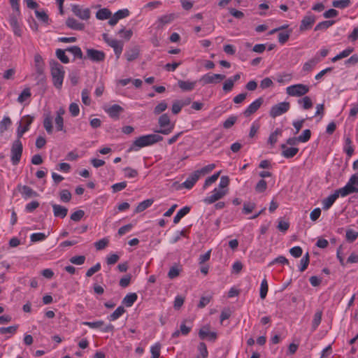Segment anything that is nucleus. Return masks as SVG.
Returning a JSON list of instances; mask_svg holds the SVG:
<instances>
[{
	"label": "nucleus",
	"mask_w": 358,
	"mask_h": 358,
	"mask_svg": "<svg viewBox=\"0 0 358 358\" xmlns=\"http://www.w3.org/2000/svg\"><path fill=\"white\" fill-rule=\"evenodd\" d=\"M162 139V136L155 134L141 136L134 140L129 148V151H138L141 148L153 145Z\"/></svg>",
	"instance_id": "obj_1"
},
{
	"label": "nucleus",
	"mask_w": 358,
	"mask_h": 358,
	"mask_svg": "<svg viewBox=\"0 0 358 358\" xmlns=\"http://www.w3.org/2000/svg\"><path fill=\"white\" fill-rule=\"evenodd\" d=\"M50 71L54 86L59 90L61 89L65 76L64 66L57 62H52L50 63Z\"/></svg>",
	"instance_id": "obj_2"
},
{
	"label": "nucleus",
	"mask_w": 358,
	"mask_h": 358,
	"mask_svg": "<svg viewBox=\"0 0 358 358\" xmlns=\"http://www.w3.org/2000/svg\"><path fill=\"white\" fill-rule=\"evenodd\" d=\"M339 192L341 197L358 192V173L351 176L345 185L339 188Z\"/></svg>",
	"instance_id": "obj_3"
},
{
	"label": "nucleus",
	"mask_w": 358,
	"mask_h": 358,
	"mask_svg": "<svg viewBox=\"0 0 358 358\" xmlns=\"http://www.w3.org/2000/svg\"><path fill=\"white\" fill-rule=\"evenodd\" d=\"M158 124L159 129L156 132L168 135L172 132L175 127V122H171L169 116L166 113L162 114L158 119Z\"/></svg>",
	"instance_id": "obj_4"
},
{
	"label": "nucleus",
	"mask_w": 358,
	"mask_h": 358,
	"mask_svg": "<svg viewBox=\"0 0 358 358\" xmlns=\"http://www.w3.org/2000/svg\"><path fill=\"white\" fill-rule=\"evenodd\" d=\"M309 90L308 85L299 83L287 87L286 93L290 96L299 97L306 95Z\"/></svg>",
	"instance_id": "obj_5"
},
{
	"label": "nucleus",
	"mask_w": 358,
	"mask_h": 358,
	"mask_svg": "<svg viewBox=\"0 0 358 358\" xmlns=\"http://www.w3.org/2000/svg\"><path fill=\"white\" fill-rule=\"evenodd\" d=\"M290 108V103L287 101H282L272 106L269 110V115L275 118L286 113Z\"/></svg>",
	"instance_id": "obj_6"
},
{
	"label": "nucleus",
	"mask_w": 358,
	"mask_h": 358,
	"mask_svg": "<svg viewBox=\"0 0 358 358\" xmlns=\"http://www.w3.org/2000/svg\"><path fill=\"white\" fill-rule=\"evenodd\" d=\"M22 144L20 139L15 140L12 145L11 147V155H10V160L13 165H17L20 159L22 154Z\"/></svg>",
	"instance_id": "obj_7"
},
{
	"label": "nucleus",
	"mask_w": 358,
	"mask_h": 358,
	"mask_svg": "<svg viewBox=\"0 0 358 358\" xmlns=\"http://www.w3.org/2000/svg\"><path fill=\"white\" fill-rule=\"evenodd\" d=\"M103 39L113 49L116 58L119 59L123 50V43L115 38L108 37L106 34H103Z\"/></svg>",
	"instance_id": "obj_8"
},
{
	"label": "nucleus",
	"mask_w": 358,
	"mask_h": 358,
	"mask_svg": "<svg viewBox=\"0 0 358 358\" xmlns=\"http://www.w3.org/2000/svg\"><path fill=\"white\" fill-rule=\"evenodd\" d=\"M227 191L220 189L217 187L214 188L209 196H206L203 201L207 205L214 203L218 200L223 198L227 194Z\"/></svg>",
	"instance_id": "obj_9"
},
{
	"label": "nucleus",
	"mask_w": 358,
	"mask_h": 358,
	"mask_svg": "<svg viewBox=\"0 0 358 358\" xmlns=\"http://www.w3.org/2000/svg\"><path fill=\"white\" fill-rule=\"evenodd\" d=\"M72 12L75 15L83 20H87L90 17V10L79 5H72Z\"/></svg>",
	"instance_id": "obj_10"
},
{
	"label": "nucleus",
	"mask_w": 358,
	"mask_h": 358,
	"mask_svg": "<svg viewBox=\"0 0 358 358\" xmlns=\"http://www.w3.org/2000/svg\"><path fill=\"white\" fill-rule=\"evenodd\" d=\"M225 78V76L219 73H206L201 76V80L206 84H217Z\"/></svg>",
	"instance_id": "obj_11"
},
{
	"label": "nucleus",
	"mask_w": 358,
	"mask_h": 358,
	"mask_svg": "<svg viewBox=\"0 0 358 358\" xmlns=\"http://www.w3.org/2000/svg\"><path fill=\"white\" fill-rule=\"evenodd\" d=\"M263 99L262 97L256 99L252 101L243 111V115L245 117H249L252 114L255 113L261 107L263 103Z\"/></svg>",
	"instance_id": "obj_12"
},
{
	"label": "nucleus",
	"mask_w": 358,
	"mask_h": 358,
	"mask_svg": "<svg viewBox=\"0 0 358 358\" xmlns=\"http://www.w3.org/2000/svg\"><path fill=\"white\" fill-rule=\"evenodd\" d=\"M339 196H341V193L338 189L322 201V208L324 210L329 209Z\"/></svg>",
	"instance_id": "obj_13"
},
{
	"label": "nucleus",
	"mask_w": 358,
	"mask_h": 358,
	"mask_svg": "<svg viewBox=\"0 0 358 358\" xmlns=\"http://www.w3.org/2000/svg\"><path fill=\"white\" fill-rule=\"evenodd\" d=\"M87 57L92 61L99 62L105 58L103 52L92 48L87 49Z\"/></svg>",
	"instance_id": "obj_14"
},
{
	"label": "nucleus",
	"mask_w": 358,
	"mask_h": 358,
	"mask_svg": "<svg viewBox=\"0 0 358 358\" xmlns=\"http://www.w3.org/2000/svg\"><path fill=\"white\" fill-rule=\"evenodd\" d=\"M8 22L12 28L14 35L19 37L21 36L22 35V29L16 16L10 15L8 18Z\"/></svg>",
	"instance_id": "obj_15"
},
{
	"label": "nucleus",
	"mask_w": 358,
	"mask_h": 358,
	"mask_svg": "<svg viewBox=\"0 0 358 358\" xmlns=\"http://www.w3.org/2000/svg\"><path fill=\"white\" fill-rule=\"evenodd\" d=\"M315 21V16L311 13H307L301 22L300 29L303 31L310 29Z\"/></svg>",
	"instance_id": "obj_16"
},
{
	"label": "nucleus",
	"mask_w": 358,
	"mask_h": 358,
	"mask_svg": "<svg viewBox=\"0 0 358 358\" xmlns=\"http://www.w3.org/2000/svg\"><path fill=\"white\" fill-rule=\"evenodd\" d=\"M22 120L25 122V124L23 126L20 124V125L18 127L17 129V139H20L23 136V134L29 129V126L33 122V117L29 116L24 117Z\"/></svg>",
	"instance_id": "obj_17"
},
{
	"label": "nucleus",
	"mask_w": 358,
	"mask_h": 358,
	"mask_svg": "<svg viewBox=\"0 0 358 358\" xmlns=\"http://www.w3.org/2000/svg\"><path fill=\"white\" fill-rule=\"evenodd\" d=\"M105 112L112 118H118L120 114L123 111V108L117 105L113 104L104 108Z\"/></svg>",
	"instance_id": "obj_18"
},
{
	"label": "nucleus",
	"mask_w": 358,
	"mask_h": 358,
	"mask_svg": "<svg viewBox=\"0 0 358 358\" xmlns=\"http://www.w3.org/2000/svg\"><path fill=\"white\" fill-rule=\"evenodd\" d=\"M199 336L201 339L208 338L209 340H215L217 337L215 332L210 331V327L208 325L203 326L199 330Z\"/></svg>",
	"instance_id": "obj_19"
},
{
	"label": "nucleus",
	"mask_w": 358,
	"mask_h": 358,
	"mask_svg": "<svg viewBox=\"0 0 358 358\" xmlns=\"http://www.w3.org/2000/svg\"><path fill=\"white\" fill-rule=\"evenodd\" d=\"M196 85V81H190V80H180L178 82V87L181 89V90L184 92H189L194 89Z\"/></svg>",
	"instance_id": "obj_20"
},
{
	"label": "nucleus",
	"mask_w": 358,
	"mask_h": 358,
	"mask_svg": "<svg viewBox=\"0 0 358 358\" xmlns=\"http://www.w3.org/2000/svg\"><path fill=\"white\" fill-rule=\"evenodd\" d=\"M43 124L44 129L48 134H52L53 133L54 129L50 113H48L43 115Z\"/></svg>",
	"instance_id": "obj_21"
},
{
	"label": "nucleus",
	"mask_w": 358,
	"mask_h": 358,
	"mask_svg": "<svg viewBox=\"0 0 358 358\" xmlns=\"http://www.w3.org/2000/svg\"><path fill=\"white\" fill-rule=\"evenodd\" d=\"M281 148H282V155L285 158L293 157L294 156H295L297 154V152L299 151V149L297 148H294V147L289 148L285 144L281 145Z\"/></svg>",
	"instance_id": "obj_22"
},
{
	"label": "nucleus",
	"mask_w": 358,
	"mask_h": 358,
	"mask_svg": "<svg viewBox=\"0 0 358 358\" xmlns=\"http://www.w3.org/2000/svg\"><path fill=\"white\" fill-rule=\"evenodd\" d=\"M199 179V176L194 171L182 182V186L189 189L193 187Z\"/></svg>",
	"instance_id": "obj_23"
},
{
	"label": "nucleus",
	"mask_w": 358,
	"mask_h": 358,
	"mask_svg": "<svg viewBox=\"0 0 358 358\" xmlns=\"http://www.w3.org/2000/svg\"><path fill=\"white\" fill-rule=\"evenodd\" d=\"M138 296L134 292L127 294L122 299V304L126 307H131L133 304L136 301Z\"/></svg>",
	"instance_id": "obj_24"
},
{
	"label": "nucleus",
	"mask_w": 358,
	"mask_h": 358,
	"mask_svg": "<svg viewBox=\"0 0 358 358\" xmlns=\"http://www.w3.org/2000/svg\"><path fill=\"white\" fill-rule=\"evenodd\" d=\"M54 215L55 217L64 218L66 216L68 210L66 208L57 204L52 205Z\"/></svg>",
	"instance_id": "obj_25"
},
{
	"label": "nucleus",
	"mask_w": 358,
	"mask_h": 358,
	"mask_svg": "<svg viewBox=\"0 0 358 358\" xmlns=\"http://www.w3.org/2000/svg\"><path fill=\"white\" fill-rule=\"evenodd\" d=\"M66 23L68 27L75 30H82L85 27L83 23L72 17L68 18Z\"/></svg>",
	"instance_id": "obj_26"
},
{
	"label": "nucleus",
	"mask_w": 358,
	"mask_h": 358,
	"mask_svg": "<svg viewBox=\"0 0 358 358\" xmlns=\"http://www.w3.org/2000/svg\"><path fill=\"white\" fill-rule=\"evenodd\" d=\"M125 313L124 308L122 306H118L109 316L108 320L109 321H115L119 319Z\"/></svg>",
	"instance_id": "obj_27"
},
{
	"label": "nucleus",
	"mask_w": 358,
	"mask_h": 358,
	"mask_svg": "<svg viewBox=\"0 0 358 358\" xmlns=\"http://www.w3.org/2000/svg\"><path fill=\"white\" fill-rule=\"evenodd\" d=\"M154 200L152 199H146L143 201L142 202L139 203L138 206H136L134 212L136 213H141L150 206H152Z\"/></svg>",
	"instance_id": "obj_28"
},
{
	"label": "nucleus",
	"mask_w": 358,
	"mask_h": 358,
	"mask_svg": "<svg viewBox=\"0 0 358 358\" xmlns=\"http://www.w3.org/2000/svg\"><path fill=\"white\" fill-rule=\"evenodd\" d=\"M181 271L182 266L180 264H174L170 268L168 272V277L170 279H174L180 275Z\"/></svg>",
	"instance_id": "obj_29"
},
{
	"label": "nucleus",
	"mask_w": 358,
	"mask_h": 358,
	"mask_svg": "<svg viewBox=\"0 0 358 358\" xmlns=\"http://www.w3.org/2000/svg\"><path fill=\"white\" fill-rule=\"evenodd\" d=\"M17 328H18L17 325L10 326L8 327H1L0 328V334L1 335L8 334V336H6V338H8L16 333Z\"/></svg>",
	"instance_id": "obj_30"
},
{
	"label": "nucleus",
	"mask_w": 358,
	"mask_h": 358,
	"mask_svg": "<svg viewBox=\"0 0 358 358\" xmlns=\"http://www.w3.org/2000/svg\"><path fill=\"white\" fill-rule=\"evenodd\" d=\"M189 210L190 208L188 206H185L180 209L173 217V222L175 224L178 223L180 220L189 212Z\"/></svg>",
	"instance_id": "obj_31"
},
{
	"label": "nucleus",
	"mask_w": 358,
	"mask_h": 358,
	"mask_svg": "<svg viewBox=\"0 0 358 358\" xmlns=\"http://www.w3.org/2000/svg\"><path fill=\"white\" fill-rule=\"evenodd\" d=\"M111 16V12L106 8H101L97 10L96 17L100 20L108 19Z\"/></svg>",
	"instance_id": "obj_32"
},
{
	"label": "nucleus",
	"mask_w": 358,
	"mask_h": 358,
	"mask_svg": "<svg viewBox=\"0 0 358 358\" xmlns=\"http://www.w3.org/2000/svg\"><path fill=\"white\" fill-rule=\"evenodd\" d=\"M298 103L303 110L310 109L313 106V101L308 96H305L302 99H299Z\"/></svg>",
	"instance_id": "obj_33"
},
{
	"label": "nucleus",
	"mask_w": 358,
	"mask_h": 358,
	"mask_svg": "<svg viewBox=\"0 0 358 358\" xmlns=\"http://www.w3.org/2000/svg\"><path fill=\"white\" fill-rule=\"evenodd\" d=\"M353 50H354L352 48H348L343 50L340 53L337 54L335 57H334L331 59V62H336V61H338L339 59H341L343 58H345V57H348L353 52Z\"/></svg>",
	"instance_id": "obj_34"
},
{
	"label": "nucleus",
	"mask_w": 358,
	"mask_h": 358,
	"mask_svg": "<svg viewBox=\"0 0 358 358\" xmlns=\"http://www.w3.org/2000/svg\"><path fill=\"white\" fill-rule=\"evenodd\" d=\"M221 173V171H219L216 173H215L213 175H212L210 177H208L206 180H205V182H204V184H203V189H206L208 188V187H210L211 185H213V183H215L217 180L218 179Z\"/></svg>",
	"instance_id": "obj_35"
},
{
	"label": "nucleus",
	"mask_w": 358,
	"mask_h": 358,
	"mask_svg": "<svg viewBox=\"0 0 358 358\" xmlns=\"http://www.w3.org/2000/svg\"><path fill=\"white\" fill-rule=\"evenodd\" d=\"M35 15L36 18L41 22L48 24V15L45 10H36Z\"/></svg>",
	"instance_id": "obj_36"
},
{
	"label": "nucleus",
	"mask_w": 358,
	"mask_h": 358,
	"mask_svg": "<svg viewBox=\"0 0 358 358\" xmlns=\"http://www.w3.org/2000/svg\"><path fill=\"white\" fill-rule=\"evenodd\" d=\"M215 168V164H209L202 167L201 169L195 171V172L196 173V174L200 178L201 176H203L210 173Z\"/></svg>",
	"instance_id": "obj_37"
},
{
	"label": "nucleus",
	"mask_w": 358,
	"mask_h": 358,
	"mask_svg": "<svg viewBox=\"0 0 358 358\" xmlns=\"http://www.w3.org/2000/svg\"><path fill=\"white\" fill-rule=\"evenodd\" d=\"M11 124V120L9 117L4 116L0 122V134H3Z\"/></svg>",
	"instance_id": "obj_38"
},
{
	"label": "nucleus",
	"mask_w": 358,
	"mask_h": 358,
	"mask_svg": "<svg viewBox=\"0 0 358 358\" xmlns=\"http://www.w3.org/2000/svg\"><path fill=\"white\" fill-rule=\"evenodd\" d=\"M282 134V130L280 129H276L273 132H272L268 139V143L271 145H274L278 141V138L279 136Z\"/></svg>",
	"instance_id": "obj_39"
},
{
	"label": "nucleus",
	"mask_w": 358,
	"mask_h": 358,
	"mask_svg": "<svg viewBox=\"0 0 358 358\" xmlns=\"http://www.w3.org/2000/svg\"><path fill=\"white\" fill-rule=\"evenodd\" d=\"M54 122L55 124V129L57 131L66 132V130L64 129V117L60 116H55Z\"/></svg>",
	"instance_id": "obj_40"
},
{
	"label": "nucleus",
	"mask_w": 358,
	"mask_h": 358,
	"mask_svg": "<svg viewBox=\"0 0 358 358\" xmlns=\"http://www.w3.org/2000/svg\"><path fill=\"white\" fill-rule=\"evenodd\" d=\"M229 185V178L227 176H222L220 178V180L219 182L218 186L217 187L220 189L227 191V193H228V186Z\"/></svg>",
	"instance_id": "obj_41"
},
{
	"label": "nucleus",
	"mask_w": 358,
	"mask_h": 358,
	"mask_svg": "<svg viewBox=\"0 0 358 358\" xmlns=\"http://www.w3.org/2000/svg\"><path fill=\"white\" fill-rule=\"evenodd\" d=\"M139 51L136 48H132L125 52V57L127 61L131 62L138 58Z\"/></svg>",
	"instance_id": "obj_42"
},
{
	"label": "nucleus",
	"mask_w": 358,
	"mask_h": 358,
	"mask_svg": "<svg viewBox=\"0 0 358 358\" xmlns=\"http://www.w3.org/2000/svg\"><path fill=\"white\" fill-rule=\"evenodd\" d=\"M198 350L199 355H198L195 358H207L208 356V352L207 350V347L204 343H200L198 345Z\"/></svg>",
	"instance_id": "obj_43"
},
{
	"label": "nucleus",
	"mask_w": 358,
	"mask_h": 358,
	"mask_svg": "<svg viewBox=\"0 0 358 358\" xmlns=\"http://www.w3.org/2000/svg\"><path fill=\"white\" fill-rule=\"evenodd\" d=\"M344 150L349 157H351L354 152V148L352 145V141L349 137L345 138Z\"/></svg>",
	"instance_id": "obj_44"
},
{
	"label": "nucleus",
	"mask_w": 358,
	"mask_h": 358,
	"mask_svg": "<svg viewBox=\"0 0 358 358\" xmlns=\"http://www.w3.org/2000/svg\"><path fill=\"white\" fill-rule=\"evenodd\" d=\"M268 282L266 278H264L262 280L261 285H260V289H259V296L260 298L264 299L266 298L267 292H268Z\"/></svg>",
	"instance_id": "obj_45"
},
{
	"label": "nucleus",
	"mask_w": 358,
	"mask_h": 358,
	"mask_svg": "<svg viewBox=\"0 0 358 358\" xmlns=\"http://www.w3.org/2000/svg\"><path fill=\"white\" fill-rule=\"evenodd\" d=\"M161 345L156 343L150 347L151 358H159L160 355Z\"/></svg>",
	"instance_id": "obj_46"
},
{
	"label": "nucleus",
	"mask_w": 358,
	"mask_h": 358,
	"mask_svg": "<svg viewBox=\"0 0 358 358\" xmlns=\"http://www.w3.org/2000/svg\"><path fill=\"white\" fill-rule=\"evenodd\" d=\"M31 96V91L29 88H25L18 96V102L22 103Z\"/></svg>",
	"instance_id": "obj_47"
},
{
	"label": "nucleus",
	"mask_w": 358,
	"mask_h": 358,
	"mask_svg": "<svg viewBox=\"0 0 358 358\" xmlns=\"http://www.w3.org/2000/svg\"><path fill=\"white\" fill-rule=\"evenodd\" d=\"M350 5V0H335L332 2V6L338 8H345Z\"/></svg>",
	"instance_id": "obj_48"
},
{
	"label": "nucleus",
	"mask_w": 358,
	"mask_h": 358,
	"mask_svg": "<svg viewBox=\"0 0 358 358\" xmlns=\"http://www.w3.org/2000/svg\"><path fill=\"white\" fill-rule=\"evenodd\" d=\"M168 104L165 101H160L154 108V113L159 115L166 110Z\"/></svg>",
	"instance_id": "obj_49"
},
{
	"label": "nucleus",
	"mask_w": 358,
	"mask_h": 358,
	"mask_svg": "<svg viewBox=\"0 0 358 358\" xmlns=\"http://www.w3.org/2000/svg\"><path fill=\"white\" fill-rule=\"evenodd\" d=\"M317 63V61L315 59H312L305 62L303 65L302 69L304 72H308L313 70L314 66Z\"/></svg>",
	"instance_id": "obj_50"
},
{
	"label": "nucleus",
	"mask_w": 358,
	"mask_h": 358,
	"mask_svg": "<svg viewBox=\"0 0 358 358\" xmlns=\"http://www.w3.org/2000/svg\"><path fill=\"white\" fill-rule=\"evenodd\" d=\"M311 136V131L310 129H305L303 131L301 135H299L297 138L299 143H306L309 141Z\"/></svg>",
	"instance_id": "obj_51"
},
{
	"label": "nucleus",
	"mask_w": 358,
	"mask_h": 358,
	"mask_svg": "<svg viewBox=\"0 0 358 358\" xmlns=\"http://www.w3.org/2000/svg\"><path fill=\"white\" fill-rule=\"evenodd\" d=\"M256 204L254 202H245L243 203V213L245 215H248L255 208Z\"/></svg>",
	"instance_id": "obj_52"
},
{
	"label": "nucleus",
	"mask_w": 358,
	"mask_h": 358,
	"mask_svg": "<svg viewBox=\"0 0 358 358\" xmlns=\"http://www.w3.org/2000/svg\"><path fill=\"white\" fill-rule=\"evenodd\" d=\"M56 56L64 64H68L69 62V59L64 50L57 49L56 50Z\"/></svg>",
	"instance_id": "obj_53"
},
{
	"label": "nucleus",
	"mask_w": 358,
	"mask_h": 358,
	"mask_svg": "<svg viewBox=\"0 0 358 358\" xmlns=\"http://www.w3.org/2000/svg\"><path fill=\"white\" fill-rule=\"evenodd\" d=\"M47 238V235L44 233L38 232L34 233L30 236V241L31 242H38L44 241Z\"/></svg>",
	"instance_id": "obj_54"
},
{
	"label": "nucleus",
	"mask_w": 358,
	"mask_h": 358,
	"mask_svg": "<svg viewBox=\"0 0 358 358\" xmlns=\"http://www.w3.org/2000/svg\"><path fill=\"white\" fill-rule=\"evenodd\" d=\"M255 191L258 193H262L267 189V183L264 179H261L255 185Z\"/></svg>",
	"instance_id": "obj_55"
},
{
	"label": "nucleus",
	"mask_w": 358,
	"mask_h": 358,
	"mask_svg": "<svg viewBox=\"0 0 358 358\" xmlns=\"http://www.w3.org/2000/svg\"><path fill=\"white\" fill-rule=\"evenodd\" d=\"M20 192L24 198H29L36 195L35 192L32 189L25 185L22 187Z\"/></svg>",
	"instance_id": "obj_56"
},
{
	"label": "nucleus",
	"mask_w": 358,
	"mask_h": 358,
	"mask_svg": "<svg viewBox=\"0 0 358 358\" xmlns=\"http://www.w3.org/2000/svg\"><path fill=\"white\" fill-rule=\"evenodd\" d=\"M345 238L348 241L353 242L358 238V232L353 229H348L346 231Z\"/></svg>",
	"instance_id": "obj_57"
},
{
	"label": "nucleus",
	"mask_w": 358,
	"mask_h": 358,
	"mask_svg": "<svg viewBox=\"0 0 358 358\" xmlns=\"http://www.w3.org/2000/svg\"><path fill=\"white\" fill-rule=\"evenodd\" d=\"M119 20L128 17L130 12L127 8L118 10L113 14Z\"/></svg>",
	"instance_id": "obj_58"
},
{
	"label": "nucleus",
	"mask_w": 358,
	"mask_h": 358,
	"mask_svg": "<svg viewBox=\"0 0 358 358\" xmlns=\"http://www.w3.org/2000/svg\"><path fill=\"white\" fill-rule=\"evenodd\" d=\"M67 50L73 55L76 57L82 59L83 58V52L81 49L78 46H71L67 48Z\"/></svg>",
	"instance_id": "obj_59"
},
{
	"label": "nucleus",
	"mask_w": 358,
	"mask_h": 358,
	"mask_svg": "<svg viewBox=\"0 0 358 358\" xmlns=\"http://www.w3.org/2000/svg\"><path fill=\"white\" fill-rule=\"evenodd\" d=\"M103 321L102 320H97L95 322H83L82 324L89 327L91 329H99L101 328V327L103 325Z\"/></svg>",
	"instance_id": "obj_60"
},
{
	"label": "nucleus",
	"mask_w": 358,
	"mask_h": 358,
	"mask_svg": "<svg viewBox=\"0 0 358 358\" xmlns=\"http://www.w3.org/2000/svg\"><path fill=\"white\" fill-rule=\"evenodd\" d=\"M124 176L127 178H133L138 176V171L130 167H126L124 169Z\"/></svg>",
	"instance_id": "obj_61"
},
{
	"label": "nucleus",
	"mask_w": 358,
	"mask_h": 358,
	"mask_svg": "<svg viewBox=\"0 0 358 358\" xmlns=\"http://www.w3.org/2000/svg\"><path fill=\"white\" fill-rule=\"evenodd\" d=\"M309 264V256L308 253H306L300 261L299 271H305Z\"/></svg>",
	"instance_id": "obj_62"
},
{
	"label": "nucleus",
	"mask_w": 358,
	"mask_h": 358,
	"mask_svg": "<svg viewBox=\"0 0 358 358\" xmlns=\"http://www.w3.org/2000/svg\"><path fill=\"white\" fill-rule=\"evenodd\" d=\"M85 261V257L83 255L73 256L70 259V262L76 265H82Z\"/></svg>",
	"instance_id": "obj_63"
},
{
	"label": "nucleus",
	"mask_w": 358,
	"mask_h": 358,
	"mask_svg": "<svg viewBox=\"0 0 358 358\" xmlns=\"http://www.w3.org/2000/svg\"><path fill=\"white\" fill-rule=\"evenodd\" d=\"M182 103L181 100H177L173 103L171 110L175 115L179 113L182 108Z\"/></svg>",
	"instance_id": "obj_64"
}]
</instances>
